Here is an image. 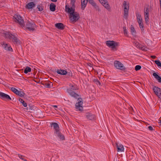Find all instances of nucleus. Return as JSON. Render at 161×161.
<instances>
[{
    "instance_id": "obj_1",
    "label": "nucleus",
    "mask_w": 161,
    "mask_h": 161,
    "mask_svg": "<svg viewBox=\"0 0 161 161\" xmlns=\"http://www.w3.org/2000/svg\"><path fill=\"white\" fill-rule=\"evenodd\" d=\"M75 6H71L70 8L68 5L65 6V10L69 14V18L71 22L75 23L80 18L79 14L75 11Z\"/></svg>"
},
{
    "instance_id": "obj_2",
    "label": "nucleus",
    "mask_w": 161,
    "mask_h": 161,
    "mask_svg": "<svg viewBox=\"0 0 161 161\" xmlns=\"http://www.w3.org/2000/svg\"><path fill=\"white\" fill-rule=\"evenodd\" d=\"M70 88L67 89V91L68 93L72 97L76 99L79 96V95L74 92V91L78 89L77 86L75 85H69Z\"/></svg>"
},
{
    "instance_id": "obj_3",
    "label": "nucleus",
    "mask_w": 161,
    "mask_h": 161,
    "mask_svg": "<svg viewBox=\"0 0 161 161\" xmlns=\"http://www.w3.org/2000/svg\"><path fill=\"white\" fill-rule=\"evenodd\" d=\"M3 35L6 38H9L10 40H12L14 44L17 45L20 44L19 41L15 35L12 34L9 32L6 31L4 32Z\"/></svg>"
},
{
    "instance_id": "obj_4",
    "label": "nucleus",
    "mask_w": 161,
    "mask_h": 161,
    "mask_svg": "<svg viewBox=\"0 0 161 161\" xmlns=\"http://www.w3.org/2000/svg\"><path fill=\"white\" fill-rule=\"evenodd\" d=\"M106 44L108 47H111L112 50H116L117 47L119 46V42L114 41H107L106 42Z\"/></svg>"
},
{
    "instance_id": "obj_5",
    "label": "nucleus",
    "mask_w": 161,
    "mask_h": 161,
    "mask_svg": "<svg viewBox=\"0 0 161 161\" xmlns=\"http://www.w3.org/2000/svg\"><path fill=\"white\" fill-rule=\"evenodd\" d=\"M15 19V21L19 23L21 26H24V20L22 17L19 15L16 14L14 16Z\"/></svg>"
},
{
    "instance_id": "obj_6",
    "label": "nucleus",
    "mask_w": 161,
    "mask_h": 161,
    "mask_svg": "<svg viewBox=\"0 0 161 161\" xmlns=\"http://www.w3.org/2000/svg\"><path fill=\"white\" fill-rule=\"evenodd\" d=\"M78 101L75 104V108L78 110L81 111L83 109L82 99L81 98H79L78 99Z\"/></svg>"
},
{
    "instance_id": "obj_7",
    "label": "nucleus",
    "mask_w": 161,
    "mask_h": 161,
    "mask_svg": "<svg viewBox=\"0 0 161 161\" xmlns=\"http://www.w3.org/2000/svg\"><path fill=\"white\" fill-rule=\"evenodd\" d=\"M153 90L154 94L161 100V88L156 86H153Z\"/></svg>"
},
{
    "instance_id": "obj_8",
    "label": "nucleus",
    "mask_w": 161,
    "mask_h": 161,
    "mask_svg": "<svg viewBox=\"0 0 161 161\" xmlns=\"http://www.w3.org/2000/svg\"><path fill=\"white\" fill-rule=\"evenodd\" d=\"M26 26L27 28L30 31H34L35 30L36 25L33 22L28 21L26 24Z\"/></svg>"
},
{
    "instance_id": "obj_9",
    "label": "nucleus",
    "mask_w": 161,
    "mask_h": 161,
    "mask_svg": "<svg viewBox=\"0 0 161 161\" xmlns=\"http://www.w3.org/2000/svg\"><path fill=\"white\" fill-rule=\"evenodd\" d=\"M0 98L3 100H11L9 95L3 92H0Z\"/></svg>"
},
{
    "instance_id": "obj_10",
    "label": "nucleus",
    "mask_w": 161,
    "mask_h": 161,
    "mask_svg": "<svg viewBox=\"0 0 161 161\" xmlns=\"http://www.w3.org/2000/svg\"><path fill=\"white\" fill-rule=\"evenodd\" d=\"M1 44L4 49L7 51H12V48L10 46L4 42H1Z\"/></svg>"
},
{
    "instance_id": "obj_11",
    "label": "nucleus",
    "mask_w": 161,
    "mask_h": 161,
    "mask_svg": "<svg viewBox=\"0 0 161 161\" xmlns=\"http://www.w3.org/2000/svg\"><path fill=\"white\" fill-rule=\"evenodd\" d=\"M100 3L108 11H110V7L107 0H101Z\"/></svg>"
},
{
    "instance_id": "obj_12",
    "label": "nucleus",
    "mask_w": 161,
    "mask_h": 161,
    "mask_svg": "<svg viewBox=\"0 0 161 161\" xmlns=\"http://www.w3.org/2000/svg\"><path fill=\"white\" fill-rule=\"evenodd\" d=\"M114 66L118 69H122L123 68V64L119 61H115L114 62Z\"/></svg>"
},
{
    "instance_id": "obj_13",
    "label": "nucleus",
    "mask_w": 161,
    "mask_h": 161,
    "mask_svg": "<svg viewBox=\"0 0 161 161\" xmlns=\"http://www.w3.org/2000/svg\"><path fill=\"white\" fill-rule=\"evenodd\" d=\"M88 2L97 10L101 11V9L93 0H88Z\"/></svg>"
},
{
    "instance_id": "obj_14",
    "label": "nucleus",
    "mask_w": 161,
    "mask_h": 161,
    "mask_svg": "<svg viewBox=\"0 0 161 161\" xmlns=\"http://www.w3.org/2000/svg\"><path fill=\"white\" fill-rule=\"evenodd\" d=\"M116 146L117 148V152H122L124 151V146L121 144H119L118 143H116Z\"/></svg>"
},
{
    "instance_id": "obj_15",
    "label": "nucleus",
    "mask_w": 161,
    "mask_h": 161,
    "mask_svg": "<svg viewBox=\"0 0 161 161\" xmlns=\"http://www.w3.org/2000/svg\"><path fill=\"white\" fill-rule=\"evenodd\" d=\"M55 135L58 137L61 140H65V138L64 135L62 134L60 131V130L58 131H57L54 133Z\"/></svg>"
},
{
    "instance_id": "obj_16",
    "label": "nucleus",
    "mask_w": 161,
    "mask_h": 161,
    "mask_svg": "<svg viewBox=\"0 0 161 161\" xmlns=\"http://www.w3.org/2000/svg\"><path fill=\"white\" fill-rule=\"evenodd\" d=\"M134 43L135 46L137 47V48H139V49L144 51H146L147 50L145 49L144 47L142 46V45L140 44L138 42H134Z\"/></svg>"
},
{
    "instance_id": "obj_17",
    "label": "nucleus",
    "mask_w": 161,
    "mask_h": 161,
    "mask_svg": "<svg viewBox=\"0 0 161 161\" xmlns=\"http://www.w3.org/2000/svg\"><path fill=\"white\" fill-rule=\"evenodd\" d=\"M55 26L57 28L61 30H63L65 27L64 24L61 23H58L56 24H55Z\"/></svg>"
},
{
    "instance_id": "obj_18",
    "label": "nucleus",
    "mask_w": 161,
    "mask_h": 161,
    "mask_svg": "<svg viewBox=\"0 0 161 161\" xmlns=\"http://www.w3.org/2000/svg\"><path fill=\"white\" fill-rule=\"evenodd\" d=\"M88 2V0H81V8L82 10H84L86 7Z\"/></svg>"
},
{
    "instance_id": "obj_19",
    "label": "nucleus",
    "mask_w": 161,
    "mask_h": 161,
    "mask_svg": "<svg viewBox=\"0 0 161 161\" xmlns=\"http://www.w3.org/2000/svg\"><path fill=\"white\" fill-rule=\"evenodd\" d=\"M86 116L87 119L90 120H93L95 118V115L92 114L90 113H87L86 114Z\"/></svg>"
},
{
    "instance_id": "obj_20",
    "label": "nucleus",
    "mask_w": 161,
    "mask_h": 161,
    "mask_svg": "<svg viewBox=\"0 0 161 161\" xmlns=\"http://www.w3.org/2000/svg\"><path fill=\"white\" fill-rule=\"evenodd\" d=\"M35 4L33 2H31L27 4L25 6V8L28 9H31L33 7H35Z\"/></svg>"
},
{
    "instance_id": "obj_21",
    "label": "nucleus",
    "mask_w": 161,
    "mask_h": 161,
    "mask_svg": "<svg viewBox=\"0 0 161 161\" xmlns=\"http://www.w3.org/2000/svg\"><path fill=\"white\" fill-rule=\"evenodd\" d=\"M56 72L59 74L63 75H65L67 73V72L66 70L61 69H58L56 71Z\"/></svg>"
},
{
    "instance_id": "obj_22",
    "label": "nucleus",
    "mask_w": 161,
    "mask_h": 161,
    "mask_svg": "<svg viewBox=\"0 0 161 161\" xmlns=\"http://www.w3.org/2000/svg\"><path fill=\"white\" fill-rule=\"evenodd\" d=\"M53 125V128L54 129V133L57 131H59V127L58 124L56 123H53L52 124Z\"/></svg>"
},
{
    "instance_id": "obj_23",
    "label": "nucleus",
    "mask_w": 161,
    "mask_h": 161,
    "mask_svg": "<svg viewBox=\"0 0 161 161\" xmlns=\"http://www.w3.org/2000/svg\"><path fill=\"white\" fill-rule=\"evenodd\" d=\"M153 76L159 83H161V77L156 72H154L153 74Z\"/></svg>"
},
{
    "instance_id": "obj_24",
    "label": "nucleus",
    "mask_w": 161,
    "mask_h": 161,
    "mask_svg": "<svg viewBox=\"0 0 161 161\" xmlns=\"http://www.w3.org/2000/svg\"><path fill=\"white\" fill-rule=\"evenodd\" d=\"M122 7L124 8V10H129V3L127 4L125 1H124Z\"/></svg>"
},
{
    "instance_id": "obj_25",
    "label": "nucleus",
    "mask_w": 161,
    "mask_h": 161,
    "mask_svg": "<svg viewBox=\"0 0 161 161\" xmlns=\"http://www.w3.org/2000/svg\"><path fill=\"white\" fill-rule=\"evenodd\" d=\"M56 5L53 3H51L50 5V9L51 11H54L55 10Z\"/></svg>"
},
{
    "instance_id": "obj_26",
    "label": "nucleus",
    "mask_w": 161,
    "mask_h": 161,
    "mask_svg": "<svg viewBox=\"0 0 161 161\" xmlns=\"http://www.w3.org/2000/svg\"><path fill=\"white\" fill-rule=\"evenodd\" d=\"M129 10H124V17L125 19H127L128 14Z\"/></svg>"
},
{
    "instance_id": "obj_27",
    "label": "nucleus",
    "mask_w": 161,
    "mask_h": 161,
    "mask_svg": "<svg viewBox=\"0 0 161 161\" xmlns=\"http://www.w3.org/2000/svg\"><path fill=\"white\" fill-rule=\"evenodd\" d=\"M31 68L27 66L26 67L24 71V72L25 74L27 73L28 72H30L31 71Z\"/></svg>"
},
{
    "instance_id": "obj_28",
    "label": "nucleus",
    "mask_w": 161,
    "mask_h": 161,
    "mask_svg": "<svg viewBox=\"0 0 161 161\" xmlns=\"http://www.w3.org/2000/svg\"><path fill=\"white\" fill-rule=\"evenodd\" d=\"M130 30L132 35H134L135 34L136 31L134 27L132 25H131L130 26Z\"/></svg>"
},
{
    "instance_id": "obj_29",
    "label": "nucleus",
    "mask_w": 161,
    "mask_h": 161,
    "mask_svg": "<svg viewBox=\"0 0 161 161\" xmlns=\"http://www.w3.org/2000/svg\"><path fill=\"white\" fill-rule=\"evenodd\" d=\"M145 20L146 23H147L149 19V14H145Z\"/></svg>"
},
{
    "instance_id": "obj_30",
    "label": "nucleus",
    "mask_w": 161,
    "mask_h": 161,
    "mask_svg": "<svg viewBox=\"0 0 161 161\" xmlns=\"http://www.w3.org/2000/svg\"><path fill=\"white\" fill-rule=\"evenodd\" d=\"M155 63L157 65L158 67L161 68V63L159 60H155Z\"/></svg>"
},
{
    "instance_id": "obj_31",
    "label": "nucleus",
    "mask_w": 161,
    "mask_h": 161,
    "mask_svg": "<svg viewBox=\"0 0 161 161\" xmlns=\"http://www.w3.org/2000/svg\"><path fill=\"white\" fill-rule=\"evenodd\" d=\"M37 8L40 11H41L43 10V6L42 4L38 5L37 6Z\"/></svg>"
},
{
    "instance_id": "obj_32",
    "label": "nucleus",
    "mask_w": 161,
    "mask_h": 161,
    "mask_svg": "<svg viewBox=\"0 0 161 161\" xmlns=\"http://www.w3.org/2000/svg\"><path fill=\"white\" fill-rule=\"evenodd\" d=\"M139 25L142 31H143L144 30V26L143 25V23L139 24Z\"/></svg>"
},
{
    "instance_id": "obj_33",
    "label": "nucleus",
    "mask_w": 161,
    "mask_h": 161,
    "mask_svg": "<svg viewBox=\"0 0 161 161\" xmlns=\"http://www.w3.org/2000/svg\"><path fill=\"white\" fill-rule=\"evenodd\" d=\"M25 95V93L23 91H20L18 96L20 97H23Z\"/></svg>"
},
{
    "instance_id": "obj_34",
    "label": "nucleus",
    "mask_w": 161,
    "mask_h": 161,
    "mask_svg": "<svg viewBox=\"0 0 161 161\" xmlns=\"http://www.w3.org/2000/svg\"><path fill=\"white\" fill-rule=\"evenodd\" d=\"M45 86L47 88H50L51 86V84L49 82H47L45 83Z\"/></svg>"
},
{
    "instance_id": "obj_35",
    "label": "nucleus",
    "mask_w": 161,
    "mask_h": 161,
    "mask_svg": "<svg viewBox=\"0 0 161 161\" xmlns=\"http://www.w3.org/2000/svg\"><path fill=\"white\" fill-rule=\"evenodd\" d=\"M76 0H70V4L71 5V6H75V2Z\"/></svg>"
},
{
    "instance_id": "obj_36",
    "label": "nucleus",
    "mask_w": 161,
    "mask_h": 161,
    "mask_svg": "<svg viewBox=\"0 0 161 161\" xmlns=\"http://www.w3.org/2000/svg\"><path fill=\"white\" fill-rule=\"evenodd\" d=\"M136 16L137 21L139 20H141V19H142L141 18V15L140 14H136Z\"/></svg>"
},
{
    "instance_id": "obj_37",
    "label": "nucleus",
    "mask_w": 161,
    "mask_h": 161,
    "mask_svg": "<svg viewBox=\"0 0 161 161\" xmlns=\"http://www.w3.org/2000/svg\"><path fill=\"white\" fill-rule=\"evenodd\" d=\"M141 68V67L140 65H136L135 68V69L136 71L140 70Z\"/></svg>"
},
{
    "instance_id": "obj_38",
    "label": "nucleus",
    "mask_w": 161,
    "mask_h": 161,
    "mask_svg": "<svg viewBox=\"0 0 161 161\" xmlns=\"http://www.w3.org/2000/svg\"><path fill=\"white\" fill-rule=\"evenodd\" d=\"M123 30H124V34L125 36H127V30L126 29V27L124 26L123 28Z\"/></svg>"
},
{
    "instance_id": "obj_39",
    "label": "nucleus",
    "mask_w": 161,
    "mask_h": 161,
    "mask_svg": "<svg viewBox=\"0 0 161 161\" xmlns=\"http://www.w3.org/2000/svg\"><path fill=\"white\" fill-rule=\"evenodd\" d=\"M10 89L11 90L14 92L15 94V93L16 92L17 90L14 87H12L10 88Z\"/></svg>"
},
{
    "instance_id": "obj_40",
    "label": "nucleus",
    "mask_w": 161,
    "mask_h": 161,
    "mask_svg": "<svg viewBox=\"0 0 161 161\" xmlns=\"http://www.w3.org/2000/svg\"><path fill=\"white\" fill-rule=\"evenodd\" d=\"M19 157L21 159L23 160L24 161H27L26 159H25L23 157V156L20 154H18Z\"/></svg>"
},
{
    "instance_id": "obj_41",
    "label": "nucleus",
    "mask_w": 161,
    "mask_h": 161,
    "mask_svg": "<svg viewBox=\"0 0 161 161\" xmlns=\"http://www.w3.org/2000/svg\"><path fill=\"white\" fill-rule=\"evenodd\" d=\"M144 13L145 14H149V8H147L146 9H144Z\"/></svg>"
},
{
    "instance_id": "obj_42",
    "label": "nucleus",
    "mask_w": 161,
    "mask_h": 161,
    "mask_svg": "<svg viewBox=\"0 0 161 161\" xmlns=\"http://www.w3.org/2000/svg\"><path fill=\"white\" fill-rule=\"evenodd\" d=\"M148 129L149 130H150L151 131H153V130H154L153 127L152 126H148Z\"/></svg>"
},
{
    "instance_id": "obj_43",
    "label": "nucleus",
    "mask_w": 161,
    "mask_h": 161,
    "mask_svg": "<svg viewBox=\"0 0 161 161\" xmlns=\"http://www.w3.org/2000/svg\"><path fill=\"white\" fill-rule=\"evenodd\" d=\"M22 105L24 107H26L27 106V105L26 103L24 101H23L22 103Z\"/></svg>"
},
{
    "instance_id": "obj_44",
    "label": "nucleus",
    "mask_w": 161,
    "mask_h": 161,
    "mask_svg": "<svg viewBox=\"0 0 161 161\" xmlns=\"http://www.w3.org/2000/svg\"><path fill=\"white\" fill-rule=\"evenodd\" d=\"M20 92V91H18V90H17V91L16 92V93H15V94H16L17 95H19V92Z\"/></svg>"
},
{
    "instance_id": "obj_45",
    "label": "nucleus",
    "mask_w": 161,
    "mask_h": 161,
    "mask_svg": "<svg viewBox=\"0 0 161 161\" xmlns=\"http://www.w3.org/2000/svg\"><path fill=\"white\" fill-rule=\"evenodd\" d=\"M138 21V24L143 23L142 20V19H141V20H139L138 21Z\"/></svg>"
},
{
    "instance_id": "obj_46",
    "label": "nucleus",
    "mask_w": 161,
    "mask_h": 161,
    "mask_svg": "<svg viewBox=\"0 0 161 161\" xmlns=\"http://www.w3.org/2000/svg\"><path fill=\"white\" fill-rule=\"evenodd\" d=\"M19 101L21 102V103H22L23 101H24L21 98H19Z\"/></svg>"
},
{
    "instance_id": "obj_47",
    "label": "nucleus",
    "mask_w": 161,
    "mask_h": 161,
    "mask_svg": "<svg viewBox=\"0 0 161 161\" xmlns=\"http://www.w3.org/2000/svg\"><path fill=\"white\" fill-rule=\"evenodd\" d=\"M151 58H153V59H155L156 58V56H151Z\"/></svg>"
},
{
    "instance_id": "obj_48",
    "label": "nucleus",
    "mask_w": 161,
    "mask_h": 161,
    "mask_svg": "<svg viewBox=\"0 0 161 161\" xmlns=\"http://www.w3.org/2000/svg\"><path fill=\"white\" fill-rule=\"evenodd\" d=\"M160 10L161 11V0H160Z\"/></svg>"
},
{
    "instance_id": "obj_49",
    "label": "nucleus",
    "mask_w": 161,
    "mask_h": 161,
    "mask_svg": "<svg viewBox=\"0 0 161 161\" xmlns=\"http://www.w3.org/2000/svg\"><path fill=\"white\" fill-rule=\"evenodd\" d=\"M52 1L54 2H56L57 1V0H51Z\"/></svg>"
},
{
    "instance_id": "obj_50",
    "label": "nucleus",
    "mask_w": 161,
    "mask_h": 161,
    "mask_svg": "<svg viewBox=\"0 0 161 161\" xmlns=\"http://www.w3.org/2000/svg\"><path fill=\"white\" fill-rule=\"evenodd\" d=\"M53 106L54 108H57V105H53Z\"/></svg>"
},
{
    "instance_id": "obj_51",
    "label": "nucleus",
    "mask_w": 161,
    "mask_h": 161,
    "mask_svg": "<svg viewBox=\"0 0 161 161\" xmlns=\"http://www.w3.org/2000/svg\"><path fill=\"white\" fill-rule=\"evenodd\" d=\"M159 123L160 125H161V119L160 120V121Z\"/></svg>"
},
{
    "instance_id": "obj_52",
    "label": "nucleus",
    "mask_w": 161,
    "mask_h": 161,
    "mask_svg": "<svg viewBox=\"0 0 161 161\" xmlns=\"http://www.w3.org/2000/svg\"><path fill=\"white\" fill-rule=\"evenodd\" d=\"M131 108L133 109V111L134 110V109H133V108Z\"/></svg>"
}]
</instances>
